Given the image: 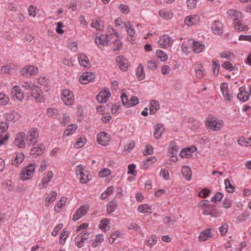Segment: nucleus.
I'll return each mask as SVG.
<instances>
[{
  "mask_svg": "<svg viewBox=\"0 0 251 251\" xmlns=\"http://www.w3.org/2000/svg\"><path fill=\"white\" fill-rule=\"evenodd\" d=\"M160 176L166 180L170 179V175L168 171L165 169H162L160 170Z\"/></svg>",
  "mask_w": 251,
  "mask_h": 251,
  "instance_id": "64",
  "label": "nucleus"
},
{
  "mask_svg": "<svg viewBox=\"0 0 251 251\" xmlns=\"http://www.w3.org/2000/svg\"><path fill=\"white\" fill-rule=\"evenodd\" d=\"M222 58H226L227 60H232L234 59V54L229 50L224 51L220 53Z\"/></svg>",
  "mask_w": 251,
  "mask_h": 251,
  "instance_id": "42",
  "label": "nucleus"
},
{
  "mask_svg": "<svg viewBox=\"0 0 251 251\" xmlns=\"http://www.w3.org/2000/svg\"><path fill=\"white\" fill-rule=\"evenodd\" d=\"M42 90L36 85H34L33 88L30 90V94L33 98H34L38 102H43L44 101V98L42 95Z\"/></svg>",
  "mask_w": 251,
  "mask_h": 251,
  "instance_id": "12",
  "label": "nucleus"
},
{
  "mask_svg": "<svg viewBox=\"0 0 251 251\" xmlns=\"http://www.w3.org/2000/svg\"><path fill=\"white\" fill-rule=\"evenodd\" d=\"M159 102L156 100H152L150 102V114H154L155 113L159 110Z\"/></svg>",
  "mask_w": 251,
  "mask_h": 251,
  "instance_id": "35",
  "label": "nucleus"
},
{
  "mask_svg": "<svg viewBox=\"0 0 251 251\" xmlns=\"http://www.w3.org/2000/svg\"><path fill=\"white\" fill-rule=\"evenodd\" d=\"M194 69L196 76L198 78H202L205 75V70L203 64L200 62H196L194 65Z\"/></svg>",
  "mask_w": 251,
  "mask_h": 251,
  "instance_id": "9",
  "label": "nucleus"
},
{
  "mask_svg": "<svg viewBox=\"0 0 251 251\" xmlns=\"http://www.w3.org/2000/svg\"><path fill=\"white\" fill-rule=\"evenodd\" d=\"M9 101V98L3 93H0V105H5Z\"/></svg>",
  "mask_w": 251,
  "mask_h": 251,
  "instance_id": "55",
  "label": "nucleus"
},
{
  "mask_svg": "<svg viewBox=\"0 0 251 251\" xmlns=\"http://www.w3.org/2000/svg\"><path fill=\"white\" fill-rule=\"evenodd\" d=\"M174 41L172 37L167 34H164L160 37L158 41V44L161 48L167 49L172 46Z\"/></svg>",
  "mask_w": 251,
  "mask_h": 251,
  "instance_id": "7",
  "label": "nucleus"
},
{
  "mask_svg": "<svg viewBox=\"0 0 251 251\" xmlns=\"http://www.w3.org/2000/svg\"><path fill=\"white\" fill-rule=\"evenodd\" d=\"M26 144L28 145L35 144L38 140L39 131L37 128L30 129L25 135Z\"/></svg>",
  "mask_w": 251,
  "mask_h": 251,
  "instance_id": "4",
  "label": "nucleus"
},
{
  "mask_svg": "<svg viewBox=\"0 0 251 251\" xmlns=\"http://www.w3.org/2000/svg\"><path fill=\"white\" fill-rule=\"evenodd\" d=\"M157 237L155 235H152L146 239L144 243L146 245L151 248L157 244Z\"/></svg>",
  "mask_w": 251,
  "mask_h": 251,
  "instance_id": "32",
  "label": "nucleus"
},
{
  "mask_svg": "<svg viewBox=\"0 0 251 251\" xmlns=\"http://www.w3.org/2000/svg\"><path fill=\"white\" fill-rule=\"evenodd\" d=\"M223 198V194L221 193H217L213 197L211 198V201L213 202H216L217 201H220Z\"/></svg>",
  "mask_w": 251,
  "mask_h": 251,
  "instance_id": "63",
  "label": "nucleus"
},
{
  "mask_svg": "<svg viewBox=\"0 0 251 251\" xmlns=\"http://www.w3.org/2000/svg\"><path fill=\"white\" fill-rule=\"evenodd\" d=\"M57 193L55 192H51L46 198V205L48 206L50 204L53 202L56 199Z\"/></svg>",
  "mask_w": 251,
  "mask_h": 251,
  "instance_id": "40",
  "label": "nucleus"
},
{
  "mask_svg": "<svg viewBox=\"0 0 251 251\" xmlns=\"http://www.w3.org/2000/svg\"><path fill=\"white\" fill-rule=\"evenodd\" d=\"M147 65L149 69L155 70L157 68L158 64L154 60H149L147 62Z\"/></svg>",
  "mask_w": 251,
  "mask_h": 251,
  "instance_id": "58",
  "label": "nucleus"
},
{
  "mask_svg": "<svg viewBox=\"0 0 251 251\" xmlns=\"http://www.w3.org/2000/svg\"><path fill=\"white\" fill-rule=\"evenodd\" d=\"M110 138L109 135L105 132L101 131L97 135V140L99 144L102 146H107Z\"/></svg>",
  "mask_w": 251,
  "mask_h": 251,
  "instance_id": "14",
  "label": "nucleus"
},
{
  "mask_svg": "<svg viewBox=\"0 0 251 251\" xmlns=\"http://www.w3.org/2000/svg\"><path fill=\"white\" fill-rule=\"evenodd\" d=\"M138 210L140 213L149 214L152 212V208L151 206L144 204L139 205L138 208Z\"/></svg>",
  "mask_w": 251,
  "mask_h": 251,
  "instance_id": "36",
  "label": "nucleus"
},
{
  "mask_svg": "<svg viewBox=\"0 0 251 251\" xmlns=\"http://www.w3.org/2000/svg\"><path fill=\"white\" fill-rule=\"evenodd\" d=\"M205 126L207 129L213 131L221 130L224 126V121L214 116H209L205 120Z\"/></svg>",
  "mask_w": 251,
  "mask_h": 251,
  "instance_id": "3",
  "label": "nucleus"
},
{
  "mask_svg": "<svg viewBox=\"0 0 251 251\" xmlns=\"http://www.w3.org/2000/svg\"><path fill=\"white\" fill-rule=\"evenodd\" d=\"M95 42L99 47H100V46L111 45L114 50H119L122 46V42L119 39L117 33L115 34H101L99 37L96 38Z\"/></svg>",
  "mask_w": 251,
  "mask_h": 251,
  "instance_id": "1",
  "label": "nucleus"
},
{
  "mask_svg": "<svg viewBox=\"0 0 251 251\" xmlns=\"http://www.w3.org/2000/svg\"><path fill=\"white\" fill-rule=\"evenodd\" d=\"M122 235L121 232L119 231H116L111 234L109 238V241L110 244H112L119 237Z\"/></svg>",
  "mask_w": 251,
  "mask_h": 251,
  "instance_id": "51",
  "label": "nucleus"
},
{
  "mask_svg": "<svg viewBox=\"0 0 251 251\" xmlns=\"http://www.w3.org/2000/svg\"><path fill=\"white\" fill-rule=\"evenodd\" d=\"M229 16L233 18V26L238 31H247L249 27L246 24L242 21L243 15L242 12L235 9H229L227 11Z\"/></svg>",
  "mask_w": 251,
  "mask_h": 251,
  "instance_id": "2",
  "label": "nucleus"
},
{
  "mask_svg": "<svg viewBox=\"0 0 251 251\" xmlns=\"http://www.w3.org/2000/svg\"><path fill=\"white\" fill-rule=\"evenodd\" d=\"M250 216L249 211H244L237 217V220L240 222H243L246 221Z\"/></svg>",
  "mask_w": 251,
  "mask_h": 251,
  "instance_id": "54",
  "label": "nucleus"
},
{
  "mask_svg": "<svg viewBox=\"0 0 251 251\" xmlns=\"http://www.w3.org/2000/svg\"><path fill=\"white\" fill-rule=\"evenodd\" d=\"M77 126L75 125H71L67 126V128L63 132V137H67L73 133L76 129Z\"/></svg>",
  "mask_w": 251,
  "mask_h": 251,
  "instance_id": "43",
  "label": "nucleus"
},
{
  "mask_svg": "<svg viewBox=\"0 0 251 251\" xmlns=\"http://www.w3.org/2000/svg\"><path fill=\"white\" fill-rule=\"evenodd\" d=\"M82 236H80L78 234L75 239V244L77 246V247L79 248H80L83 246V243L85 240L83 239V238H81Z\"/></svg>",
  "mask_w": 251,
  "mask_h": 251,
  "instance_id": "56",
  "label": "nucleus"
},
{
  "mask_svg": "<svg viewBox=\"0 0 251 251\" xmlns=\"http://www.w3.org/2000/svg\"><path fill=\"white\" fill-rule=\"evenodd\" d=\"M60 124L62 126H65L67 125L70 121V118L67 114H64L62 118H59Z\"/></svg>",
  "mask_w": 251,
  "mask_h": 251,
  "instance_id": "59",
  "label": "nucleus"
},
{
  "mask_svg": "<svg viewBox=\"0 0 251 251\" xmlns=\"http://www.w3.org/2000/svg\"><path fill=\"white\" fill-rule=\"evenodd\" d=\"M35 171V165L30 164L29 165L25 167L22 170L20 175L21 178L23 180H26L30 179L33 176Z\"/></svg>",
  "mask_w": 251,
  "mask_h": 251,
  "instance_id": "5",
  "label": "nucleus"
},
{
  "mask_svg": "<svg viewBox=\"0 0 251 251\" xmlns=\"http://www.w3.org/2000/svg\"><path fill=\"white\" fill-rule=\"evenodd\" d=\"M53 176V174L52 171H49L47 174L42 179V188H45L50 182Z\"/></svg>",
  "mask_w": 251,
  "mask_h": 251,
  "instance_id": "34",
  "label": "nucleus"
},
{
  "mask_svg": "<svg viewBox=\"0 0 251 251\" xmlns=\"http://www.w3.org/2000/svg\"><path fill=\"white\" fill-rule=\"evenodd\" d=\"M109 224V220L108 219H104L101 221L99 226L100 228L103 229L104 230H109L110 228Z\"/></svg>",
  "mask_w": 251,
  "mask_h": 251,
  "instance_id": "50",
  "label": "nucleus"
},
{
  "mask_svg": "<svg viewBox=\"0 0 251 251\" xmlns=\"http://www.w3.org/2000/svg\"><path fill=\"white\" fill-rule=\"evenodd\" d=\"M154 132L153 136L156 139H159L161 138L162 134L165 131V127L163 124H158L154 126Z\"/></svg>",
  "mask_w": 251,
  "mask_h": 251,
  "instance_id": "23",
  "label": "nucleus"
},
{
  "mask_svg": "<svg viewBox=\"0 0 251 251\" xmlns=\"http://www.w3.org/2000/svg\"><path fill=\"white\" fill-rule=\"evenodd\" d=\"M91 26L93 28H95L97 30H102L103 28V25L100 23V20H96L93 21Z\"/></svg>",
  "mask_w": 251,
  "mask_h": 251,
  "instance_id": "53",
  "label": "nucleus"
},
{
  "mask_svg": "<svg viewBox=\"0 0 251 251\" xmlns=\"http://www.w3.org/2000/svg\"><path fill=\"white\" fill-rule=\"evenodd\" d=\"M181 174L183 177L187 180L190 181L192 177V171L191 169L187 166H183L181 168Z\"/></svg>",
  "mask_w": 251,
  "mask_h": 251,
  "instance_id": "30",
  "label": "nucleus"
},
{
  "mask_svg": "<svg viewBox=\"0 0 251 251\" xmlns=\"http://www.w3.org/2000/svg\"><path fill=\"white\" fill-rule=\"evenodd\" d=\"M20 118V114L15 111L7 113L5 114V118L7 121H13L15 122L19 119Z\"/></svg>",
  "mask_w": 251,
  "mask_h": 251,
  "instance_id": "31",
  "label": "nucleus"
},
{
  "mask_svg": "<svg viewBox=\"0 0 251 251\" xmlns=\"http://www.w3.org/2000/svg\"><path fill=\"white\" fill-rule=\"evenodd\" d=\"M205 48V45L202 43L193 41L192 49L195 53H199L202 52Z\"/></svg>",
  "mask_w": 251,
  "mask_h": 251,
  "instance_id": "29",
  "label": "nucleus"
},
{
  "mask_svg": "<svg viewBox=\"0 0 251 251\" xmlns=\"http://www.w3.org/2000/svg\"><path fill=\"white\" fill-rule=\"evenodd\" d=\"M61 99L67 105H72L74 103L75 98L73 93L69 90H64L61 93Z\"/></svg>",
  "mask_w": 251,
  "mask_h": 251,
  "instance_id": "8",
  "label": "nucleus"
},
{
  "mask_svg": "<svg viewBox=\"0 0 251 251\" xmlns=\"http://www.w3.org/2000/svg\"><path fill=\"white\" fill-rule=\"evenodd\" d=\"M45 147L43 145H38L31 149L30 154L31 155H41L43 153Z\"/></svg>",
  "mask_w": 251,
  "mask_h": 251,
  "instance_id": "28",
  "label": "nucleus"
},
{
  "mask_svg": "<svg viewBox=\"0 0 251 251\" xmlns=\"http://www.w3.org/2000/svg\"><path fill=\"white\" fill-rule=\"evenodd\" d=\"M199 0H187V6L188 9H192L195 8L197 6V3Z\"/></svg>",
  "mask_w": 251,
  "mask_h": 251,
  "instance_id": "61",
  "label": "nucleus"
},
{
  "mask_svg": "<svg viewBox=\"0 0 251 251\" xmlns=\"http://www.w3.org/2000/svg\"><path fill=\"white\" fill-rule=\"evenodd\" d=\"M25 158V155L23 153L17 154L14 159L12 161V164L16 166L22 163Z\"/></svg>",
  "mask_w": 251,
  "mask_h": 251,
  "instance_id": "41",
  "label": "nucleus"
},
{
  "mask_svg": "<svg viewBox=\"0 0 251 251\" xmlns=\"http://www.w3.org/2000/svg\"><path fill=\"white\" fill-rule=\"evenodd\" d=\"M213 234L211 228H206L200 234L198 240L199 242H204L212 238Z\"/></svg>",
  "mask_w": 251,
  "mask_h": 251,
  "instance_id": "20",
  "label": "nucleus"
},
{
  "mask_svg": "<svg viewBox=\"0 0 251 251\" xmlns=\"http://www.w3.org/2000/svg\"><path fill=\"white\" fill-rule=\"evenodd\" d=\"M38 72V69L34 66H26L21 70V74L26 76L35 75Z\"/></svg>",
  "mask_w": 251,
  "mask_h": 251,
  "instance_id": "17",
  "label": "nucleus"
},
{
  "mask_svg": "<svg viewBox=\"0 0 251 251\" xmlns=\"http://www.w3.org/2000/svg\"><path fill=\"white\" fill-rule=\"evenodd\" d=\"M220 90L225 100L226 101H229L232 100L233 95L232 94L229 93L228 84L227 83H222L220 86Z\"/></svg>",
  "mask_w": 251,
  "mask_h": 251,
  "instance_id": "13",
  "label": "nucleus"
},
{
  "mask_svg": "<svg viewBox=\"0 0 251 251\" xmlns=\"http://www.w3.org/2000/svg\"><path fill=\"white\" fill-rule=\"evenodd\" d=\"M239 93L237 94V98L241 101L245 102L248 100L251 96V89L249 91H247L245 89L241 87L239 90Z\"/></svg>",
  "mask_w": 251,
  "mask_h": 251,
  "instance_id": "15",
  "label": "nucleus"
},
{
  "mask_svg": "<svg viewBox=\"0 0 251 251\" xmlns=\"http://www.w3.org/2000/svg\"><path fill=\"white\" fill-rule=\"evenodd\" d=\"M89 209V206L87 205L81 206L75 211L73 217V220L76 221L83 216L85 215Z\"/></svg>",
  "mask_w": 251,
  "mask_h": 251,
  "instance_id": "11",
  "label": "nucleus"
},
{
  "mask_svg": "<svg viewBox=\"0 0 251 251\" xmlns=\"http://www.w3.org/2000/svg\"><path fill=\"white\" fill-rule=\"evenodd\" d=\"M159 16L164 20H170L173 18L174 14L172 9L169 8H163L159 10Z\"/></svg>",
  "mask_w": 251,
  "mask_h": 251,
  "instance_id": "19",
  "label": "nucleus"
},
{
  "mask_svg": "<svg viewBox=\"0 0 251 251\" xmlns=\"http://www.w3.org/2000/svg\"><path fill=\"white\" fill-rule=\"evenodd\" d=\"M136 76L139 80H143L145 78L144 67L142 64H139L136 69Z\"/></svg>",
  "mask_w": 251,
  "mask_h": 251,
  "instance_id": "27",
  "label": "nucleus"
},
{
  "mask_svg": "<svg viewBox=\"0 0 251 251\" xmlns=\"http://www.w3.org/2000/svg\"><path fill=\"white\" fill-rule=\"evenodd\" d=\"M26 143L25 134L23 132L17 134L14 144L20 148H23L25 147Z\"/></svg>",
  "mask_w": 251,
  "mask_h": 251,
  "instance_id": "10",
  "label": "nucleus"
},
{
  "mask_svg": "<svg viewBox=\"0 0 251 251\" xmlns=\"http://www.w3.org/2000/svg\"><path fill=\"white\" fill-rule=\"evenodd\" d=\"M228 225L226 223L223 224L219 228V231L222 235L226 234L228 231Z\"/></svg>",
  "mask_w": 251,
  "mask_h": 251,
  "instance_id": "60",
  "label": "nucleus"
},
{
  "mask_svg": "<svg viewBox=\"0 0 251 251\" xmlns=\"http://www.w3.org/2000/svg\"><path fill=\"white\" fill-rule=\"evenodd\" d=\"M66 201V198H62L61 199L56 203L54 208V210L56 212H59L61 207L65 205Z\"/></svg>",
  "mask_w": 251,
  "mask_h": 251,
  "instance_id": "49",
  "label": "nucleus"
},
{
  "mask_svg": "<svg viewBox=\"0 0 251 251\" xmlns=\"http://www.w3.org/2000/svg\"><path fill=\"white\" fill-rule=\"evenodd\" d=\"M198 206L202 210V214L205 215H212L215 207L214 205H209V201L206 200L200 202Z\"/></svg>",
  "mask_w": 251,
  "mask_h": 251,
  "instance_id": "6",
  "label": "nucleus"
},
{
  "mask_svg": "<svg viewBox=\"0 0 251 251\" xmlns=\"http://www.w3.org/2000/svg\"><path fill=\"white\" fill-rule=\"evenodd\" d=\"M138 98L136 96H132L129 100L126 98V107L134 106L139 103Z\"/></svg>",
  "mask_w": 251,
  "mask_h": 251,
  "instance_id": "44",
  "label": "nucleus"
},
{
  "mask_svg": "<svg viewBox=\"0 0 251 251\" xmlns=\"http://www.w3.org/2000/svg\"><path fill=\"white\" fill-rule=\"evenodd\" d=\"M125 60L126 59L124 55L118 56L116 58L117 64L122 71H126Z\"/></svg>",
  "mask_w": 251,
  "mask_h": 251,
  "instance_id": "38",
  "label": "nucleus"
},
{
  "mask_svg": "<svg viewBox=\"0 0 251 251\" xmlns=\"http://www.w3.org/2000/svg\"><path fill=\"white\" fill-rule=\"evenodd\" d=\"M220 67L219 60L216 59H213L212 60V70L213 75L216 76L219 74Z\"/></svg>",
  "mask_w": 251,
  "mask_h": 251,
  "instance_id": "37",
  "label": "nucleus"
},
{
  "mask_svg": "<svg viewBox=\"0 0 251 251\" xmlns=\"http://www.w3.org/2000/svg\"><path fill=\"white\" fill-rule=\"evenodd\" d=\"M78 59L80 66L84 68H87L90 66V62L87 56L84 54H80Z\"/></svg>",
  "mask_w": 251,
  "mask_h": 251,
  "instance_id": "33",
  "label": "nucleus"
},
{
  "mask_svg": "<svg viewBox=\"0 0 251 251\" xmlns=\"http://www.w3.org/2000/svg\"><path fill=\"white\" fill-rule=\"evenodd\" d=\"M86 142V139L84 138H79L77 142L74 144V147L75 148H80L84 146Z\"/></svg>",
  "mask_w": 251,
  "mask_h": 251,
  "instance_id": "57",
  "label": "nucleus"
},
{
  "mask_svg": "<svg viewBox=\"0 0 251 251\" xmlns=\"http://www.w3.org/2000/svg\"><path fill=\"white\" fill-rule=\"evenodd\" d=\"M91 178V176L88 172H85L80 177H79V179L81 183H86Z\"/></svg>",
  "mask_w": 251,
  "mask_h": 251,
  "instance_id": "48",
  "label": "nucleus"
},
{
  "mask_svg": "<svg viewBox=\"0 0 251 251\" xmlns=\"http://www.w3.org/2000/svg\"><path fill=\"white\" fill-rule=\"evenodd\" d=\"M13 99L21 101L24 98V92L18 85L14 86L11 91Z\"/></svg>",
  "mask_w": 251,
  "mask_h": 251,
  "instance_id": "18",
  "label": "nucleus"
},
{
  "mask_svg": "<svg viewBox=\"0 0 251 251\" xmlns=\"http://www.w3.org/2000/svg\"><path fill=\"white\" fill-rule=\"evenodd\" d=\"M95 78V75L93 73L90 72L84 73L79 78V81L80 83L86 84L88 83L90 81L94 80Z\"/></svg>",
  "mask_w": 251,
  "mask_h": 251,
  "instance_id": "22",
  "label": "nucleus"
},
{
  "mask_svg": "<svg viewBox=\"0 0 251 251\" xmlns=\"http://www.w3.org/2000/svg\"><path fill=\"white\" fill-rule=\"evenodd\" d=\"M110 170L107 168H104L99 172V176L100 177H104L110 174Z\"/></svg>",
  "mask_w": 251,
  "mask_h": 251,
  "instance_id": "62",
  "label": "nucleus"
},
{
  "mask_svg": "<svg viewBox=\"0 0 251 251\" xmlns=\"http://www.w3.org/2000/svg\"><path fill=\"white\" fill-rule=\"evenodd\" d=\"M104 238L102 235H97L96 236V238L94 241L92 243V247L94 248H96L99 247L100 244L103 241Z\"/></svg>",
  "mask_w": 251,
  "mask_h": 251,
  "instance_id": "45",
  "label": "nucleus"
},
{
  "mask_svg": "<svg viewBox=\"0 0 251 251\" xmlns=\"http://www.w3.org/2000/svg\"><path fill=\"white\" fill-rule=\"evenodd\" d=\"M201 20L200 16L197 14L187 16L184 20L185 24L190 26L198 24Z\"/></svg>",
  "mask_w": 251,
  "mask_h": 251,
  "instance_id": "16",
  "label": "nucleus"
},
{
  "mask_svg": "<svg viewBox=\"0 0 251 251\" xmlns=\"http://www.w3.org/2000/svg\"><path fill=\"white\" fill-rule=\"evenodd\" d=\"M211 29L214 34L221 35L223 33V25L221 22L215 21L211 25Z\"/></svg>",
  "mask_w": 251,
  "mask_h": 251,
  "instance_id": "21",
  "label": "nucleus"
},
{
  "mask_svg": "<svg viewBox=\"0 0 251 251\" xmlns=\"http://www.w3.org/2000/svg\"><path fill=\"white\" fill-rule=\"evenodd\" d=\"M196 151V148L195 147L184 148L181 150L179 155L181 158H189L192 156V153Z\"/></svg>",
  "mask_w": 251,
  "mask_h": 251,
  "instance_id": "25",
  "label": "nucleus"
},
{
  "mask_svg": "<svg viewBox=\"0 0 251 251\" xmlns=\"http://www.w3.org/2000/svg\"><path fill=\"white\" fill-rule=\"evenodd\" d=\"M111 94L108 91H101L97 96V100L99 103L106 102Z\"/></svg>",
  "mask_w": 251,
  "mask_h": 251,
  "instance_id": "24",
  "label": "nucleus"
},
{
  "mask_svg": "<svg viewBox=\"0 0 251 251\" xmlns=\"http://www.w3.org/2000/svg\"><path fill=\"white\" fill-rule=\"evenodd\" d=\"M155 54L156 57L163 62L166 61L168 59V54L162 50H157Z\"/></svg>",
  "mask_w": 251,
  "mask_h": 251,
  "instance_id": "39",
  "label": "nucleus"
},
{
  "mask_svg": "<svg viewBox=\"0 0 251 251\" xmlns=\"http://www.w3.org/2000/svg\"><path fill=\"white\" fill-rule=\"evenodd\" d=\"M117 206V202L114 201H110L107 206V212L108 214H110L114 211Z\"/></svg>",
  "mask_w": 251,
  "mask_h": 251,
  "instance_id": "46",
  "label": "nucleus"
},
{
  "mask_svg": "<svg viewBox=\"0 0 251 251\" xmlns=\"http://www.w3.org/2000/svg\"><path fill=\"white\" fill-rule=\"evenodd\" d=\"M136 167V165L133 164H131L128 166L127 174L129 176H128L127 179L129 181H131L135 178L137 174V171L135 170Z\"/></svg>",
  "mask_w": 251,
  "mask_h": 251,
  "instance_id": "26",
  "label": "nucleus"
},
{
  "mask_svg": "<svg viewBox=\"0 0 251 251\" xmlns=\"http://www.w3.org/2000/svg\"><path fill=\"white\" fill-rule=\"evenodd\" d=\"M225 187L226 191L229 193H232L234 191V187L231 184L229 179L226 178L225 180Z\"/></svg>",
  "mask_w": 251,
  "mask_h": 251,
  "instance_id": "52",
  "label": "nucleus"
},
{
  "mask_svg": "<svg viewBox=\"0 0 251 251\" xmlns=\"http://www.w3.org/2000/svg\"><path fill=\"white\" fill-rule=\"evenodd\" d=\"M222 67L229 71H234L237 70L236 66H233L229 61H226L222 64Z\"/></svg>",
  "mask_w": 251,
  "mask_h": 251,
  "instance_id": "47",
  "label": "nucleus"
}]
</instances>
